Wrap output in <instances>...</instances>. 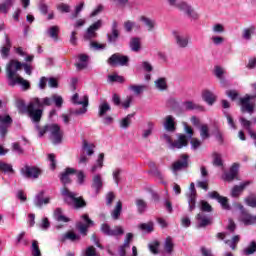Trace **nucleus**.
I'll return each mask as SVG.
<instances>
[{"label": "nucleus", "instance_id": "nucleus-54", "mask_svg": "<svg viewBox=\"0 0 256 256\" xmlns=\"http://www.w3.org/2000/svg\"><path fill=\"white\" fill-rule=\"evenodd\" d=\"M32 256H41V250L39 249V242L33 240L32 242Z\"/></svg>", "mask_w": 256, "mask_h": 256}, {"label": "nucleus", "instance_id": "nucleus-51", "mask_svg": "<svg viewBox=\"0 0 256 256\" xmlns=\"http://www.w3.org/2000/svg\"><path fill=\"white\" fill-rule=\"evenodd\" d=\"M0 171H3V173H13V166L5 162H0Z\"/></svg>", "mask_w": 256, "mask_h": 256}, {"label": "nucleus", "instance_id": "nucleus-13", "mask_svg": "<svg viewBox=\"0 0 256 256\" xmlns=\"http://www.w3.org/2000/svg\"><path fill=\"white\" fill-rule=\"evenodd\" d=\"M208 196L210 199H216V201L220 203L222 209L225 211H229L231 209V206L229 205V199H227L225 196H220L217 191L209 192Z\"/></svg>", "mask_w": 256, "mask_h": 256}, {"label": "nucleus", "instance_id": "nucleus-39", "mask_svg": "<svg viewBox=\"0 0 256 256\" xmlns=\"http://www.w3.org/2000/svg\"><path fill=\"white\" fill-rule=\"evenodd\" d=\"M189 211L195 210L196 203H197V194H187Z\"/></svg>", "mask_w": 256, "mask_h": 256}, {"label": "nucleus", "instance_id": "nucleus-52", "mask_svg": "<svg viewBox=\"0 0 256 256\" xmlns=\"http://www.w3.org/2000/svg\"><path fill=\"white\" fill-rule=\"evenodd\" d=\"M136 205L139 213H145V210L147 209V203L144 200L137 199Z\"/></svg>", "mask_w": 256, "mask_h": 256}, {"label": "nucleus", "instance_id": "nucleus-44", "mask_svg": "<svg viewBox=\"0 0 256 256\" xmlns=\"http://www.w3.org/2000/svg\"><path fill=\"white\" fill-rule=\"evenodd\" d=\"M145 89H147V86L145 85H130L128 87V90L135 93V95H141V92L145 91Z\"/></svg>", "mask_w": 256, "mask_h": 256}, {"label": "nucleus", "instance_id": "nucleus-48", "mask_svg": "<svg viewBox=\"0 0 256 256\" xmlns=\"http://www.w3.org/2000/svg\"><path fill=\"white\" fill-rule=\"evenodd\" d=\"M147 129L143 131L142 137L144 139H147V137H150V135L153 133V129H155V124L153 122L147 123Z\"/></svg>", "mask_w": 256, "mask_h": 256}, {"label": "nucleus", "instance_id": "nucleus-33", "mask_svg": "<svg viewBox=\"0 0 256 256\" xmlns=\"http://www.w3.org/2000/svg\"><path fill=\"white\" fill-rule=\"evenodd\" d=\"M104 159H105V154L100 153L96 163L91 168L92 173H95V172L99 171L100 169H103V160Z\"/></svg>", "mask_w": 256, "mask_h": 256}, {"label": "nucleus", "instance_id": "nucleus-53", "mask_svg": "<svg viewBox=\"0 0 256 256\" xmlns=\"http://www.w3.org/2000/svg\"><path fill=\"white\" fill-rule=\"evenodd\" d=\"M67 239L70 241H76V239H79V236L73 232H68L61 236V241H67Z\"/></svg>", "mask_w": 256, "mask_h": 256}, {"label": "nucleus", "instance_id": "nucleus-36", "mask_svg": "<svg viewBox=\"0 0 256 256\" xmlns=\"http://www.w3.org/2000/svg\"><path fill=\"white\" fill-rule=\"evenodd\" d=\"M130 49L135 53L141 51V39L140 38H132L130 40Z\"/></svg>", "mask_w": 256, "mask_h": 256}, {"label": "nucleus", "instance_id": "nucleus-22", "mask_svg": "<svg viewBox=\"0 0 256 256\" xmlns=\"http://www.w3.org/2000/svg\"><path fill=\"white\" fill-rule=\"evenodd\" d=\"M240 221L246 225H255L256 224V215L253 216L249 214L248 212L242 211L241 216H240Z\"/></svg>", "mask_w": 256, "mask_h": 256}, {"label": "nucleus", "instance_id": "nucleus-46", "mask_svg": "<svg viewBox=\"0 0 256 256\" xmlns=\"http://www.w3.org/2000/svg\"><path fill=\"white\" fill-rule=\"evenodd\" d=\"M156 88L159 89V91H165L167 89V80L165 78H158L155 81Z\"/></svg>", "mask_w": 256, "mask_h": 256}, {"label": "nucleus", "instance_id": "nucleus-43", "mask_svg": "<svg viewBox=\"0 0 256 256\" xmlns=\"http://www.w3.org/2000/svg\"><path fill=\"white\" fill-rule=\"evenodd\" d=\"M133 117H135V114H128L120 121V127L122 129H127L129 125H131V119H133Z\"/></svg>", "mask_w": 256, "mask_h": 256}, {"label": "nucleus", "instance_id": "nucleus-50", "mask_svg": "<svg viewBox=\"0 0 256 256\" xmlns=\"http://www.w3.org/2000/svg\"><path fill=\"white\" fill-rule=\"evenodd\" d=\"M108 81L109 83H123L125 81V78H123V76L113 74L108 76Z\"/></svg>", "mask_w": 256, "mask_h": 256}, {"label": "nucleus", "instance_id": "nucleus-23", "mask_svg": "<svg viewBox=\"0 0 256 256\" xmlns=\"http://www.w3.org/2000/svg\"><path fill=\"white\" fill-rule=\"evenodd\" d=\"M183 109L185 111H205V107L193 102V101H186L182 103Z\"/></svg>", "mask_w": 256, "mask_h": 256}, {"label": "nucleus", "instance_id": "nucleus-2", "mask_svg": "<svg viewBox=\"0 0 256 256\" xmlns=\"http://www.w3.org/2000/svg\"><path fill=\"white\" fill-rule=\"evenodd\" d=\"M21 69V62L19 61H10L7 65V79L8 85L10 87H15V85H20L22 91H27L31 89V84L29 81L23 79L22 77L17 75V72Z\"/></svg>", "mask_w": 256, "mask_h": 256}, {"label": "nucleus", "instance_id": "nucleus-28", "mask_svg": "<svg viewBox=\"0 0 256 256\" xmlns=\"http://www.w3.org/2000/svg\"><path fill=\"white\" fill-rule=\"evenodd\" d=\"M54 219H56L59 223H69V221H71L69 217L63 215V210L61 208L55 209Z\"/></svg>", "mask_w": 256, "mask_h": 256}, {"label": "nucleus", "instance_id": "nucleus-6", "mask_svg": "<svg viewBox=\"0 0 256 256\" xmlns=\"http://www.w3.org/2000/svg\"><path fill=\"white\" fill-rule=\"evenodd\" d=\"M71 103L73 105H82V108L74 111V115H85L87 113V107H89V96L84 95L81 98L78 93H75L71 97Z\"/></svg>", "mask_w": 256, "mask_h": 256}, {"label": "nucleus", "instance_id": "nucleus-37", "mask_svg": "<svg viewBox=\"0 0 256 256\" xmlns=\"http://www.w3.org/2000/svg\"><path fill=\"white\" fill-rule=\"evenodd\" d=\"M121 211H123V203L121 201H118L116 204V207L112 211V219L117 220L121 216Z\"/></svg>", "mask_w": 256, "mask_h": 256}, {"label": "nucleus", "instance_id": "nucleus-56", "mask_svg": "<svg viewBox=\"0 0 256 256\" xmlns=\"http://www.w3.org/2000/svg\"><path fill=\"white\" fill-rule=\"evenodd\" d=\"M51 99V104L55 103L56 107H62L63 106V97L59 96V95H53Z\"/></svg>", "mask_w": 256, "mask_h": 256}, {"label": "nucleus", "instance_id": "nucleus-32", "mask_svg": "<svg viewBox=\"0 0 256 256\" xmlns=\"http://www.w3.org/2000/svg\"><path fill=\"white\" fill-rule=\"evenodd\" d=\"M108 111H111V105H109L107 101L102 102L98 107L99 117H104V115H107Z\"/></svg>", "mask_w": 256, "mask_h": 256}, {"label": "nucleus", "instance_id": "nucleus-9", "mask_svg": "<svg viewBox=\"0 0 256 256\" xmlns=\"http://www.w3.org/2000/svg\"><path fill=\"white\" fill-rule=\"evenodd\" d=\"M21 175L27 179H38L41 175V170L35 166L25 165L21 169Z\"/></svg>", "mask_w": 256, "mask_h": 256}, {"label": "nucleus", "instance_id": "nucleus-38", "mask_svg": "<svg viewBox=\"0 0 256 256\" xmlns=\"http://www.w3.org/2000/svg\"><path fill=\"white\" fill-rule=\"evenodd\" d=\"M92 187L96 189V193H99V189L103 187V180L101 179L100 174H96L93 178V184Z\"/></svg>", "mask_w": 256, "mask_h": 256}, {"label": "nucleus", "instance_id": "nucleus-31", "mask_svg": "<svg viewBox=\"0 0 256 256\" xmlns=\"http://www.w3.org/2000/svg\"><path fill=\"white\" fill-rule=\"evenodd\" d=\"M173 247H175V244L173 243V238H171V236H168L164 241V253H167V255H171V253H173Z\"/></svg>", "mask_w": 256, "mask_h": 256}, {"label": "nucleus", "instance_id": "nucleus-1", "mask_svg": "<svg viewBox=\"0 0 256 256\" xmlns=\"http://www.w3.org/2000/svg\"><path fill=\"white\" fill-rule=\"evenodd\" d=\"M15 105L20 111V113H27L28 117H30L33 123H39L41 121V117H43V107H50L51 98H32L27 105H25V101L21 98H17Z\"/></svg>", "mask_w": 256, "mask_h": 256}, {"label": "nucleus", "instance_id": "nucleus-19", "mask_svg": "<svg viewBox=\"0 0 256 256\" xmlns=\"http://www.w3.org/2000/svg\"><path fill=\"white\" fill-rule=\"evenodd\" d=\"M77 170L74 168H66L65 171L60 174V181L64 185H69L71 183V175H75Z\"/></svg>", "mask_w": 256, "mask_h": 256}, {"label": "nucleus", "instance_id": "nucleus-45", "mask_svg": "<svg viewBox=\"0 0 256 256\" xmlns=\"http://www.w3.org/2000/svg\"><path fill=\"white\" fill-rule=\"evenodd\" d=\"M200 137L201 139H209L210 134H209V126L207 124H203L200 126Z\"/></svg>", "mask_w": 256, "mask_h": 256}, {"label": "nucleus", "instance_id": "nucleus-30", "mask_svg": "<svg viewBox=\"0 0 256 256\" xmlns=\"http://www.w3.org/2000/svg\"><path fill=\"white\" fill-rule=\"evenodd\" d=\"M202 98L203 100L208 104V105H213V103H215L217 97L215 96V94H213V92L209 91V90H204L202 92Z\"/></svg>", "mask_w": 256, "mask_h": 256}, {"label": "nucleus", "instance_id": "nucleus-16", "mask_svg": "<svg viewBox=\"0 0 256 256\" xmlns=\"http://www.w3.org/2000/svg\"><path fill=\"white\" fill-rule=\"evenodd\" d=\"M189 155L182 154L180 156V160L176 161L172 165V171L173 173H177V171H181V169H187V166L189 165Z\"/></svg>", "mask_w": 256, "mask_h": 256}, {"label": "nucleus", "instance_id": "nucleus-26", "mask_svg": "<svg viewBox=\"0 0 256 256\" xmlns=\"http://www.w3.org/2000/svg\"><path fill=\"white\" fill-rule=\"evenodd\" d=\"M45 197V192L41 191L39 192L35 198H34V205L36 207H43V205H48L49 203V198H44Z\"/></svg>", "mask_w": 256, "mask_h": 256}, {"label": "nucleus", "instance_id": "nucleus-60", "mask_svg": "<svg viewBox=\"0 0 256 256\" xmlns=\"http://www.w3.org/2000/svg\"><path fill=\"white\" fill-rule=\"evenodd\" d=\"M12 151H14V153H17V155H23L24 153L23 148L18 142L12 143Z\"/></svg>", "mask_w": 256, "mask_h": 256}, {"label": "nucleus", "instance_id": "nucleus-3", "mask_svg": "<svg viewBox=\"0 0 256 256\" xmlns=\"http://www.w3.org/2000/svg\"><path fill=\"white\" fill-rule=\"evenodd\" d=\"M36 129L39 133V137H43L47 132L50 133V140L54 145H59L63 141V130H61L58 124H49L42 129L36 124Z\"/></svg>", "mask_w": 256, "mask_h": 256}, {"label": "nucleus", "instance_id": "nucleus-8", "mask_svg": "<svg viewBox=\"0 0 256 256\" xmlns=\"http://www.w3.org/2000/svg\"><path fill=\"white\" fill-rule=\"evenodd\" d=\"M108 64L111 67H125L129 65V57L115 53L108 59Z\"/></svg>", "mask_w": 256, "mask_h": 256}, {"label": "nucleus", "instance_id": "nucleus-18", "mask_svg": "<svg viewBox=\"0 0 256 256\" xmlns=\"http://www.w3.org/2000/svg\"><path fill=\"white\" fill-rule=\"evenodd\" d=\"M82 219L86 224H83L82 222H78L76 224V227L82 235H87V230L89 229V227H93L95 223H93V221L89 219V215L87 214L82 215Z\"/></svg>", "mask_w": 256, "mask_h": 256}, {"label": "nucleus", "instance_id": "nucleus-27", "mask_svg": "<svg viewBox=\"0 0 256 256\" xmlns=\"http://www.w3.org/2000/svg\"><path fill=\"white\" fill-rule=\"evenodd\" d=\"M249 184L250 182L246 181L241 183L240 185L234 186L231 191V197H239V195L243 193V190L245 189V187H247Z\"/></svg>", "mask_w": 256, "mask_h": 256}, {"label": "nucleus", "instance_id": "nucleus-11", "mask_svg": "<svg viewBox=\"0 0 256 256\" xmlns=\"http://www.w3.org/2000/svg\"><path fill=\"white\" fill-rule=\"evenodd\" d=\"M252 99H256V95H246L244 98L240 99L242 113H250V115L253 114L254 106L251 104Z\"/></svg>", "mask_w": 256, "mask_h": 256}, {"label": "nucleus", "instance_id": "nucleus-47", "mask_svg": "<svg viewBox=\"0 0 256 256\" xmlns=\"http://www.w3.org/2000/svg\"><path fill=\"white\" fill-rule=\"evenodd\" d=\"M213 157V165H215V167H223V159L221 157V154L214 152L212 154Z\"/></svg>", "mask_w": 256, "mask_h": 256}, {"label": "nucleus", "instance_id": "nucleus-40", "mask_svg": "<svg viewBox=\"0 0 256 256\" xmlns=\"http://www.w3.org/2000/svg\"><path fill=\"white\" fill-rule=\"evenodd\" d=\"M47 33L51 39H54V41H57L59 39V26H51Z\"/></svg>", "mask_w": 256, "mask_h": 256}, {"label": "nucleus", "instance_id": "nucleus-12", "mask_svg": "<svg viewBox=\"0 0 256 256\" xmlns=\"http://www.w3.org/2000/svg\"><path fill=\"white\" fill-rule=\"evenodd\" d=\"M217 238L220 239L221 241H224L226 245H229L230 249L235 251L237 249V243L241 241V237L239 235H235L232 240L227 239V234L220 232L217 234Z\"/></svg>", "mask_w": 256, "mask_h": 256}, {"label": "nucleus", "instance_id": "nucleus-21", "mask_svg": "<svg viewBox=\"0 0 256 256\" xmlns=\"http://www.w3.org/2000/svg\"><path fill=\"white\" fill-rule=\"evenodd\" d=\"M237 173H239V164L234 163L230 170L223 175L224 181H233L237 177Z\"/></svg>", "mask_w": 256, "mask_h": 256}, {"label": "nucleus", "instance_id": "nucleus-61", "mask_svg": "<svg viewBox=\"0 0 256 256\" xmlns=\"http://www.w3.org/2000/svg\"><path fill=\"white\" fill-rule=\"evenodd\" d=\"M255 31V27L246 28L243 32V39H246V41H249L251 39V33Z\"/></svg>", "mask_w": 256, "mask_h": 256}, {"label": "nucleus", "instance_id": "nucleus-34", "mask_svg": "<svg viewBox=\"0 0 256 256\" xmlns=\"http://www.w3.org/2000/svg\"><path fill=\"white\" fill-rule=\"evenodd\" d=\"M15 0H5L4 3L0 4V13H4V15H7L9 13V9L14 5Z\"/></svg>", "mask_w": 256, "mask_h": 256}, {"label": "nucleus", "instance_id": "nucleus-24", "mask_svg": "<svg viewBox=\"0 0 256 256\" xmlns=\"http://www.w3.org/2000/svg\"><path fill=\"white\" fill-rule=\"evenodd\" d=\"M164 129L169 133H175V130L177 128L175 127V118L173 116L171 115L166 116L164 121Z\"/></svg>", "mask_w": 256, "mask_h": 256}, {"label": "nucleus", "instance_id": "nucleus-42", "mask_svg": "<svg viewBox=\"0 0 256 256\" xmlns=\"http://www.w3.org/2000/svg\"><path fill=\"white\" fill-rule=\"evenodd\" d=\"M93 149H95L94 144H89L87 141H83L82 150L84 153H86V155H89V156L93 155V153H95Z\"/></svg>", "mask_w": 256, "mask_h": 256}, {"label": "nucleus", "instance_id": "nucleus-25", "mask_svg": "<svg viewBox=\"0 0 256 256\" xmlns=\"http://www.w3.org/2000/svg\"><path fill=\"white\" fill-rule=\"evenodd\" d=\"M78 59L79 61L76 64L77 71H83V69H87V65H89V56L86 54H80Z\"/></svg>", "mask_w": 256, "mask_h": 256}, {"label": "nucleus", "instance_id": "nucleus-14", "mask_svg": "<svg viewBox=\"0 0 256 256\" xmlns=\"http://www.w3.org/2000/svg\"><path fill=\"white\" fill-rule=\"evenodd\" d=\"M102 25H103V22L101 20L96 21L87 29L86 34L84 35V38L87 39L88 41H91V39H95L97 37V31L101 29Z\"/></svg>", "mask_w": 256, "mask_h": 256}, {"label": "nucleus", "instance_id": "nucleus-4", "mask_svg": "<svg viewBox=\"0 0 256 256\" xmlns=\"http://www.w3.org/2000/svg\"><path fill=\"white\" fill-rule=\"evenodd\" d=\"M62 197H64L65 203L70 205L74 209H81L85 207L86 203L82 197H77V193L69 191L67 188H63L61 191Z\"/></svg>", "mask_w": 256, "mask_h": 256}, {"label": "nucleus", "instance_id": "nucleus-5", "mask_svg": "<svg viewBox=\"0 0 256 256\" xmlns=\"http://www.w3.org/2000/svg\"><path fill=\"white\" fill-rule=\"evenodd\" d=\"M162 139L168 143L169 149H183V147H187V145H189V141L185 134H179L178 139L175 142L171 140V136L169 134H163Z\"/></svg>", "mask_w": 256, "mask_h": 256}, {"label": "nucleus", "instance_id": "nucleus-64", "mask_svg": "<svg viewBox=\"0 0 256 256\" xmlns=\"http://www.w3.org/2000/svg\"><path fill=\"white\" fill-rule=\"evenodd\" d=\"M19 243H22V245H27V240L25 239V232H21L17 238H16V244L19 245Z\"/></svg>", "mask_w": 256, "mask_h": 256}, {"label": "nucleus", "instance_id": "nucleus-63", "mask_svg": "<svg viewBox=\"0 0 256 256\" xmlns=\"http://www.w3.org/2000/svg\"><path fill=\"white\" fill-rule=\"evenodd\" d=\"M57 9L61 13H69L71 11V6H69L68 4H65V3H61L58 5Z\"/></svg>", "mask_w": 256, "mask_h": 256}, {"label": "nucleus", "instance_id": "nucleus-20", "mask_svg": "<svg viewBox=\"0 0 256 256\" xmlns=\"http://www.w3.org/2000/svg\"><path fill=\"white\" fill-rule=\"evenodd\" d=\"M173 35H174V38L176 41V45H178V47L185 49V47H187V45H189V36H185L178 32H174Z\"/></svg>", "mask_w": 256, "mask_h": 256}, {"label": "nucleus", "instance_id": "nucleus-57", "mask_svg": "<svg viewBox=\"0 0 256 256\" xmlns=\"http://www.w3.org/2000/svg\"><path fill=\"white\" fill-rule=\"evenodd\" d=\"M201 205V211H204L206 213H211L213 211V208L210 206L209 202L202 200L200 202Z\"/></svg>", "mask_w": 256, "mask_h": 256}, {"label": "nucleus", "instance_id": "nucleus-58", "mask_svg": "<svg viewBox=\"0 0 256 256\" xmlns=\"http://www.w3.org/2000/svg\"><path fill=\"white\" fill-rule=\"evenodd\" d=\"M151 253H153L154 255H157L159 253V241H154L151 244L148 245Z\"/></svg>", "mask_w": 256, "mask_h": 256}, {"label": "nucleus", "instance_id": "nucleus-49", "mask_svg": "<svg viewBox=\"0 0 256 256\" xmlns=\"http://www.w3.org/2000/svg\"><path fill=\"white\" fill-rule=\"evenodd\" d=\"M255 251H256V243L251 242L247 248L243 249L242 254L249 256V255H253V253H255Z\"/></svg>", "mask_w": 256, "mask_h": 256}, {"label": "nucleus", "instance_id": "nucleus-41", "mask_svg": "<svg viewBox=\"0 0 256 256\" xmlns=\"http://www.w3.org/2000/svg\"><path fill=\"white\" fill-rule=\"evenodd\" d=\"M140 21L144 23L146 27H148V31H153V29L155 28V22L148 17L141 16Z\"/></svg>", "mask_w": 256, "mask_h": 256}, {"label": "nucleus", "instance_id": "nucleus-59", "mask_svg": "<svg viewBox=\"0 0 256 256\" xmlns=\"http://www.w3.org/2000/svg\"><path fill=\"white\" fill-rule=\"evenodd\" d=\"M197 187H199L200 189H204V191H209V180L208 179H204V180H199L197 182Z\"/></svg>", "mask_w": 256, "mask_h": 256}, {"label": "nucleus", "instance_id": "nucleus-35", "mask_svg": "<svg viewBox=\"0 0 256 256\" xmlns=\"http://www.w3.org/2000/svg\"><path fill=\"white\" fill-rule=\"evenodd\" d=\"M155 224L153 222H148V223H142L138 226V229L140 231H143V233H153Z\"/></svg>", "mask_w": 256, "mask_h": 256}, {"label": "nucleus", "instance_id": "nucleus-15", "mask_svg": "<svg viewBox=\"0 0 256 256\" xmlns=\"http://www.w3.org/2000/svg\"><path fill=\"white\" fill-rule=\"evenodd\" d=\"M13 123V119L9 115H0V135L5 137L7 135V129Z\"/></svg>", "mask_w": 256, "mask_h": 256}, {"label": "nucleus", "instance_id": "nucleus-62", "mask_svg": "<svg viewBox=\"0 0 256 256\" xmlns=\"http://www.w3.org/2000/svg\"><path fill=\"white\" fill-rule=\"evenodd\" d=\"M241 126L246 129V131H251V121L245 119L244 117L240 118Z\"/></svg>", "mask_w": 256, "mask_h": 256}, {"label": "nucleus", "instance_id": "nucleus-55", "mask_svg": "<svg viewBox=\"0 0 256 256\" xmlns=\"http://www.w3.org/2000/svg\"><path fill=\"white\" fill-rule=\"evenodd\" d=\"M83 7H85V2H81L75 7V12L72 14L71 19H77L79 17V13L83 11Z\"/></svg>", "mask_w": 256, "mask_h": 256}, {"label": "nucleus", "instance_id": "nucleus-29", "mask_svg": "<svg viewBox=\"0 0 256 256\" xmlns=\"http://www.w3.org/2000/svg\"><path fill=\"white\" fill-rule=\"evenodd\" d=\"M108 42L116 43L117 39H119V30H117V21L112 23V34H108Z\"/></svg>", "mask_w": 256, "mask_h": 256}, {"label": "nucleus", "instance_id": "nucleus-10", "mask_svg": "<svg viewBox=\"0 0 256 256\" xmlns=\"http://www.w3.org/2000/svg\"><path fill=\"white\" fill-rule=\"evenodd\" d=\"M101 231L108 237H119V235H123L125 233L122 226H116L114 229H111L109 224L106 223L102 224Z\"/></svg>", "mask_w": 256, "mask_h": 256}, {"label": "nucleus", "instance_id": "nucleus-7", "mask_svg": "<svg viewBox=\"0 0 256 256\" xmlns=\"http://www.w3.org/2000/svg\"><path fill=\"white\" fill-rule=\"evenodd\" d=\"M167 2L171 7H176V9H180V11H185V13L192 19H197L199 17V15L191 9V6L187 5L185 2H177V0H167Z\"/></svg>", "mask_w": 256, "mask_h": 256}, {"label": "nucleus", "instance_id": "nucleus-17", "mask_svg": "<svg viewBox=\"0 0 256 256\" xmlns=\"http://www.w3.org/2000/svg\"><path fill=\"white\" fill-rule=\"evenodd\" d=\"M196 227L197 229H203V227H207L213 223V218L211 216H207V214L201 212L196 217Z\"/></svg>", "mask_w": 256, "mask_h": 256}]
</instances>
